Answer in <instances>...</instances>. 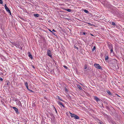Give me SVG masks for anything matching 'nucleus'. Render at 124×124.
Returning a JSON list of instances; mask_svg holds the SVG:
<instances>
[{
  "label": "nucleus",
  "mask_w": 124,
  "mask_h": 124,
  "mask_svg": "<svg viewBox=\"0 0 124 124\" xmlns=\"http://www.w3.org/2000/svg\"><path fill=\"white\" fill-rule=\"evenodd\" d=\"M29 90L31 92H33V91L32 90H31L30 89Z\"/></svg>",
  "instance_id": "nucleus-31"
},
{
  "label": "nucleus",
  "mask_w": 124,
  "mask_h": 124,
  "mask_svg": "<svg viewBox=\"0 0 124 124\" xmlns=\"http://www.w3.org/2000/svg\"><path fill=\"white\" fill-rule=\"evenodd\" d=\"M58 104L62 106L63 107L65 108V107L63 105V104L61 102H60L59 101L57 102Z\"/></svg>",
  "instance_id": "nucleus-6"
},
{
  "label": "nucleus",
  "mask_w": 124,
  "mask_h": 124,
  "mask_svg": "<svg viewBox=\"0 0 124 124\" xmlns=\"http://www.w3.org/2000/svg\"><path fill=\"white\" fill-rule=\"evenodd\" d=\"M70 112V116L72 118H73L74 115V114H72Z\"/></svg>",
  "instance_id": "nucleus-15"
},
{
  "label": "nucleus",
  "mask_w": 124,
  "mask_h": 124,
  "mask_svg": "<svg viewBox=\"0 0 124 124\" xmlns=\"http://www.w3.org/2000/svg\"><path fill=\"white\" fill-rule=\"evenodd\" d=\"M94 99L97 102L100 101V100L96 96H94Z\"/></svg>",
  "instance_id": "nucleus-7"
},
{
  "label": "nucleus",
  "mask_w": 124,
  "mask_h": 124,
  "mask_svg": "<svg viewBox=\"0 0 124 124\" xmlns=\"http://www.w3.org/2000/svg\"><path fill=\"white\" fill-rule=\"evenodd\" d=\"M28 54H29L28 56H29V57L31 59H32V55L29 52H28Z\"/></svg>",
  "instance_id": "nucleus-10"
},
{
  "label": "nucleus",
  "mask_w": 124,
  "mask_h": 124,
  "mask_svg": "<svg viewBox=\"0 0 124 124\" xmlns=\"http://www.w3.org/2000/svg\"><path fill=\"white\" fill-rule=\"evenodd\" d=\"M65 10L68 12H71V9H65Z\"/></svg>",
  "instance_id": "nucleus-12"
},
{
  "label": "nucleus",
  "mask_w": 124,
  "mask_h": 124,
  "mask_svg": "<svg viewBox=\"0 0 124 124\" xmlns=\"http://www.w3.org/2000/svg\"><path fill=\"white\" fill-rule=\"evenodd\" d=\"M73 118H74L75 119H79V118L78 116H77L74 114V115Z\"/></svg>",
  "instance_id": "nucleus-8"
},
{
  "label": "nucleus",
  "mask_w": 124,
  "mask_h": 124,
  "mask_svg": "<svg viewBox=\"0 0 124 124\" xmlns=\"http://www.w3.org/2000/svg\"><path fill=\"white\" fill-rule=\"evenodd\" d=\"M99 123L100 124H103V123L102 122H99Z\"/></svg>",
  "instance_id": "nucleus-33"
},
{
  "label": "nucleus",
  "mask_w": 124,
  "mask_h": 124,
  "mask_svg": "<svg viewBox=\"0 0 124 124\" xmlns=\"http://www.w3.org/2000/svg\"><path fill=\"white\" fill-rule=\"evenodd\" d=\"M63 67L64 68H65V69H66L67 70L68 69V67L67 66H65V65L63 66Z\"/></svg>",
  "instance_id": "nucleus-22"
},
{
  "label": "nucleus",
  "mask_w": 124,
  "mask_h": 124,
  "mask_svg": "<svg viewBox=\"0 0 124 124\" xmlns=\"http://www.w3.org/2000/svg\"><path fill=\"white\" fill-rule=\"evenodd\" d=\"M26 88H27V89L29 90V88H28V87H26Z\"/></svg>",
  "instance_id": "nucleus-37"
},
{
  "label": "nucleus",
  "mask_w": 124,
  "mask_h": 124,
  "mask_svg": "<svg viewBox=\"0 0 124 124\" xmlns=\"http://www.w3.org/2000/svg\"><path fill=\"white\" fill-rule=\"evenodd\" d=\"M91 34V35H92V36H93V35L92 34Z\"/></svg>",
  "instance_id": "nucleus-39"
},
{
  "label": "nucleus",
  "mask_w": 124,
  "mask_h": 124,
  "mask_svg": "<svg viewBox=\"0 0 124 124\" xmlns=\"http://www.w3.org/2000/svg\"><path fill=\"white\" fill-rule=\"evenodd\" d=\"M65 90L66 91H68V90L67 89V88H65Z\"/></svg>",
  "instance_id": "nucleus-30"
},
{
  "label": "nucleus",
  "mask_w": 124,
  "mask_h": 124,
  "mask_svg": "<svg viewBox=\"0 0 124 124\" xmlns=\"http://www.w3.org/2000/svg\"><path fill=\"white\" fill-rule=\"evenodd\" d=\"M8 13H10V15H11V11H10V12H8Z\"/></svg>",
  "instance_id": "nucleus-36"
},
{
  "label": "nucleus",
  "mask_w": 124,
  "mask_h": 124,
  "mask_svg": "<svg viewBox=\"0 0 124 124\" xmlns=\"http://www.w3.org/2000/svg\"><path fill=\"white\" fill-rule=\"evenodd\" d=\"M10 43L11 44H10L11 45H12V46H16V47L17 48L18 47L19 48V43L18 42L16 44L15 43L12 42H10Z\"/></svg>",
  "instance_id": "nucleus-1"
},
{
  "label": "nucleus",
  "mask_w": 124,
  "mask_h": 124,
  "mask_svg": "<svg viewBox=\"0 0 124 124\" xmlns=\"http://www.w3.org/2000/svg\"><path fill=\"white\" fill-rule=\"evenodd\" d=\"M55 108V111H56V113H57V110H56V109L55 108Z\"/></svg>",
  "instance_id": "nucleus-34"
},
{
  "label": "nucleus",
  "mask_w": 124,
  "mask_h": 124,
  "mask_svg": "<svg viewBox=\"0 0 124 124\" xmlns=\"http://www.w3.org/2000/svg\"><path fill=\"white\" fill-rule=\"evenodd\" d=\"M34 16L36 17H39V15L38 14H34Z\"/></svg>",
  "instance_id": "nucleus-13"
},
{
  "label": "nucleus",
  "mask_w": 124,
  "mask_h": 124,
  "mask_svg": "<svg viewBox=\"0 0 124 124\" xmlns=\"http://www.w3.org/2000/svg\"><path fill=\"white\" fill-rule=\"evenodd\" d=\"M49 31L52 32V31L50 30H49Z\"/></svg>",
  "instance_id": "nucleus-38"
},
{
  "label": "nucleus",
  "mask_w": 124,
  "mask_h": 124,
  "mask_svg": "<svg viewBox=\"0 0 124 124\" xmlns=\"http://www.w3.org/2000/svg\"><path fill=\"white\" fill-rule=\"evenodd\" d=\"M52 31L54 32H56V31H55L54 29H53L52 30Z\"/></svg>",
  "instance_id": "nucleus-35"
},
{
  "label": "nucleus",
  "mask_w": 124,
  "mask_h": 124,
  "mask_svg": "<svg viewBox=\"0 0 124 124\" xmlns=\"http://www.w3.org/2000/svg\"><path fill=\"white\" fill-rule=\"evenodd\" d=\"M111 49V50H110V52L111 53H112V52H113V50L112 49H112Z\"/></svg>",
  "instance_id": "nucleus-24"
},
{
  "label": "nucleus",
  "mask_w": 124,
  "mask_h": 124,
  "mask_svg": "<svg viewBox=\"0 0 124 124\" xmlns=\"http://www.w3.org/2000/svg\"><path fill=\"white\" fill-rule=\"evenodd\" d=\"M7 85H10V83L8 81H7Z\"/></svg>",
  "instance_id": "nucleus-21"
},
{
  "label": "nucleus",
  "mask_w": 124,
  "mask_h": 124,
  "mask_svg": "<svg viewBox=\"0 0 124 124\" xmlns=\"http://www.w3.org/2000/svg\"><path fill=\"white\" fill-rule=\"evenodd\" d=\"M84 11L85 13H89L88 11L86 9H85Z\"/></svg>",
  "instance_id": "nucleus-19"
},
{
  "label": "nucleus",
  "mask_w": 124,
  "mask_h": 124,
  "mask_svg": "<svg viewBox=\"0 0 124 124\" xmlns=\"http://www.w3.org/2000/svg\"><path fill=\"white\" fill-rule=\"evenodd\" d=\"M94 67L96 68L100 69H102L101 67L99 65V64L95 63L94 64Z\"/></svg>",
  "instance_id": "nucleus-2"
},
{
  "label": "nucleus",
  "mask_w": 124,
  "mask_h": 124,
  "mask_svg": "<svg viewBox=\"0 0 124 124\" xmlns=\"http://www.w3.org/2000/svg\"><path fill=\"white\" fill-rule=\"evenodd\" d=\"M108 56H106L105 57V59L106 60H108Z\"/></svg>",
  "instance_id": "nucleus-18"
},
{
  "label": "nucleus",
  "mask_w": 124,
  "mask_h": 124,
  "mask_svg": "<svg viewBox=\"0 0 124 124\" xmlns=\"http://www.w3.org/2000/svg\"><path fill=\"white\" fill-rule=\"evenodd\" d=\"M112 25H115V24L114 22H112Z\"/></svg>",
  "instance_id": "nucleus-23"
},
{
  "label": "nucleus",
  "mask_w": 124,
  "mask_h": 124,
  "mask_svg": "<svg viewBox=\"0 0 124 124\" xmlns=\"http://www.w3.org/2000/svg\"><path fill=\"white\" fill-rule=\"evenodd\" d=\"M0 3L1 4H2L3 3V2L2 0H0Z\"/></svg>",
  "instance_id": "nucleus-26"
},
{
  "label": "nucleus",
  "mask_w": 124,
  "mask_h": 124,
  "mask_svg": "<svg viewBox=\"0 0 124 124\" xmlns=\"http://www.w3.org/2000/svg\"><path fill=\"white\" fill-rule=\"evenodd\" d=\"M87 68V66L86 65H85L84 66V69H86Z\"/></svg>",
  "instance_id": "nucleus-25"
},
{
  "label": "nucleus",
  "mask_w": 124,
  "mask_h": 124,
  "mask_svg": "<svg viewBox=\"0 0 124 124\" xmlns=\"http://www.w3.org/2000/svg\"><path fill=\"white\" fill-rule=\"evenodd\" d=\"M5 8L6 10V11L8 12H10V10L9 9V8L7 7L6 4H5Z\"/></svg>",
  "instance_id": "nucleus-4"
},
{
  "label": "nucleus",
  "mask_w": 124,
  "mask_h": 124,
  "mask_svg": "<svg viewBox=\"0 0 124 124\" xmlns=\"http://www.w3.org/2000/svg\"><path fill=\"white\" fill-rule=\"evenodd\" d=\"M58 98L61 101H63L62 99H61V98L60 97H59V96H58Z\"/></svg>",
  "instance_id": "nucleus-17"
},
{
  "label": "nucleus",
  "mask_w": 124,
  "mask_h": 124,
  "mask_svg": "<svg viewBox=\"0 0 124 124\" xmlns=\"http://www.w3.org/2000/svg\"><path fill=\"white\" fill-rule=\"evenodd\" d=\"M74 47L75 48L77 49L78 50V47L77 46H75Z\"/></svg>",
  "instance_id": "nucleus-29"
},
{
  "label": "nucleus",
  "mask_w": 124,
  "mask_h": 124,
  "mask_svg": "<svg viewBox=\"0 0 124 124\" xmlns=\"http://www.w3.org/2000/svg\"><path fill=\"white\" fill-rule=\"evenodd\" d=\"M24 84L26 87H27L28 86V84L27 82H25L24 83Z\"/></svg>",
  "instance_id": "nucleus-16"
},
{
  "label": "nucleus",
  "mask_w": 124,
  "mask_h": 124,
  "mask_svg": "<svg viewBox=\"0 0 124 124\" xmlns=\"http://www.w3.org/2000/svg\"><path fill=\"white\" fill-rule=\"evenodd\" d=\"M96 49V47L95 46H93V48L92 49V51H94Z\"/></svg>",
  "instance_id": "nucleus-20"
},
{
  "label": "nucleus",
  "mask_w": 124,
  "mask_h": 124,
  "mask_svg": "<svg viewBox=\"0 0 124 124\" xmlns=\"http://www.w3.org/2000/svg\"><path fill=\"white\" fill-rule=\"evenodd\" d=\"M52 34L53 35H55V33H54L53 32H52Z\"/></svg>",
  "instance_id": "nucleus-28"
},
{
  "label": "nucleus",
  "mask_w": 124,
  "mask_h": 124,
  "mask_svg": "<svg viewBox=\"0 0 124 124\" xmlns=\"http://www.w3.org/2000/svg\"><path fill=\"white\" fill-rule=\"evenodd\" d=\"M47 54L51 58L52 56L51 54V52L50 50H47Z\"/></svg>",
  "instance_id": "nucleus-3"
},
{
  "label": "nucleus",
  "mask_w": 124,
  "mask_h": 124,
  "mask_svg": "<svg viewBox=\"0 0 124 124\" xmlns=\"http://www.w3.org/2000/svg\"><path fill=\"white\" fill-rule=\"evenodd\" d=\"M83 34L84 35H85L86 34V33L85 32H83Z\"/></svg>",
  "instance_id": "nucleus-32"
},
{
  "label": "nucleus",
  "mask_w": 124,
  "mask_h": 124,
  "mask_svg": "<svg viewBox=\"0 0 124 124\" xmlns=\"http://www.w3.org/2000/svg\"><path fill=\"white\" fill-rule=\"evenodd\" d=\"M0 80L1 81H2L3 80V79L1 78H0Z\"/></svg>",
  "instance_id": "nucleus-27"
},
{
  "label": "nucleus",
  "mask_w": 124,
  "mask_h": 124,
  "mask_svg": "<svg viewBox=\"0 0 124 124\" xmlns=\"http://www.w3.org/2000/svg\"><path fill=\"white\" fill-rule=\"evenodd\" d=\"M108 46L109 48L111 49L112 48V45L110 43L108 44Z\"/></svg>",
  "instance_id": "nucleus-5"
},
{
  "label": "nucleus",
  "mask_w": 124,
  "mask_h": 124,
  "mask_svg": "<svg viewBox=\"0 0 124 124\" xmlns=\"http://www.w3.org/2000/svg\"><path fill=\"white\" fill-rule=\"evenodd\" d=\"M118 96L119 97V96H118Z\"/></svg>",
  "instance_id": "nucleus-41"
},
{
  "label": "nucleus",
  "mask_w": 124,
  "mask_h": 124,
  "mask_svg": "<svg viewBox=\"0 0 124 124\" xmlns=\"http://www.w3.org/2000/svg\"><path fill=\"white\" fill-rule=\"evenodd\" d=\"M107 93H108V94L109 95H111L112 94L111 93V92L108 90H107L106 91Z\"/></svg>",
  "instance_id": "nucleus-11"
},
{
  "label": "nucleus",
  "mask_w": 124,
  "mask_h": 124,
  "mask_svg": "<svg viewBox=\"0 0 124 124\" xmlns=\"http://www.w3.org/2000/svg\"><path fill=\"white\" fill-rule=\"evenodd\" d=\"M13 108L15 111L17 113L18 111V109L16 107H13Z\"/></svg>",
  "instance_id": "nucleus-9"
},
{
  "label": "nucleus",
  "mask_w": 124,
  "mask_h": 124,
  "mask_svg": "<svg viewBox=\"0 0 124 124\" xmlns=\"http://www.w3.org/2000/svg\"><path fill=\"white\" fill-rule=\"evenodd\" d=\"M79 89L81 90H82V88L81 87V86L79 85H77Z\"/></svg>",
  "instance_id": "nucleus-14"
},
{
  "label": "nucleus",
  "mask_w": 124,
  "mask_h": 124,
  "mask_svg": "<svg viewBox=\"0 0 124 124\" xmlns=\"http://www.w3.org/2000/svg\"><path fill=\"white\" fill-rule=\"evenodd\" d=\"M33 66V68H34V66Z\"/></svg>",
  "instance_id": "nucleus-40"
}]
</instances>
